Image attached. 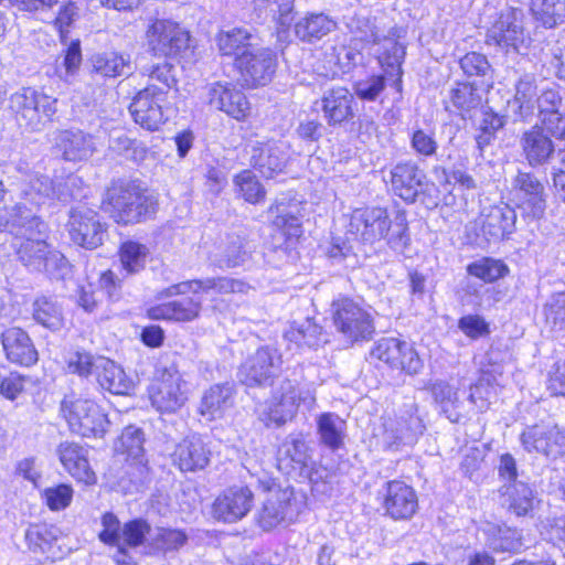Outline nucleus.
<instances>
[{"label": "nucleus", "instance_id": "64", "mask_svg": "<svg viewBox=\"0 0 565 565\" xmlns=\"http://www.w3.org/2000/svg\"><path fill=\"white\" fill-rule=\"evenodd\" d=\"M546 321L553 326L565 324V294L558 292L550 297L544 306Z\"/></svg>", "mask_w": 565, "mask_h": 565}, {"label": "nucleus", "instance_id": "2", "mask_svg": "<svg viewBox=\"0 0 565 565\" xmlns=\"http://www.w3.org/2000/svg\"><path fill=\"white\" fill-rule=\"evenodd\" d=\"M349 231L364 243H375L383 238L394 249H402L408 243V225L404 213L390 218L384 207L367 206L355 209L350 217Z\"/></svg>", "mask_w": 565, "mask_h": 565}, {"label": "nucleus", "instance_id": "21", "mask_svg": "<svg viewBox=\"0 0 565 565\" xmlns=\"http://www.w3.org/2000/svg\"><path fill=\"white\" fill-rule=\"evenodd\" d=\"M520 440L527 452H537L547 457L556 456L565 447V429L557 426L534 425L521 434Z\"/></svg>", "mask_w": 565, "mask_h": 565}, {"label": "nucleus", "instance_id": "10", "mask_svg": "<svg viewBox=\"0 0 565 565\" xmlns=\"http://www.w3.org/2000/svg\"><path fill=\"white\" fill-rule=\"evenodd\" d=\"M166 103L167 90L149 84L136 95L129 110L136 124L147 130L156 131L168 119Z\"/></svg>", "mask_w": 565, "mask_h": 565}, {"label": "nucleus", "instance_id": "36", "mask_svg": "<svg viewBox=\"0 0 565 565\" xmlns=\"http://www.w3.org/2000/svg\"><path fill=\"white\" fill-rule=\"evenodd\" d=\"M32 316L39 324L53 332L62 330L65 324L62 306L53 297L36 298L32 305Z\"/></svg>", "mask_w": 565, "mask_h": 565}, {"label": "nucleus", "instance_id": "35", "mask_svg": "<svg viewBox=\"0 0 565 565\" xmlns=\"http://www.w3.org/2000/svg\"><path fill=\"white\" fill-rule=\"evenodd\" d=\"M274 399L276 402L268 413L269 420L281 426L295 416L298 407L299 394L292 381L284 380Z\"/></svg>", "mask_w": 565, "mask_h": 565}, {"label": "nucleus", "instance_id": "34", "mask_svg": "<svg viewBox=\"0 0 565 565\" xmlns=\"http://www.w3.org/2000/svg\"><path fill=\"white\" fill-rule=\"evenodd\" d=\"M145 435L143 431L135 426H128L121 433L116 449L127 456L139 472V480L142 481L148 475L147 460L145 459Z\"/></svg>", "mask_w": 565, "mask_h": 565}, {"label": "nucleus", "instance_id": "41", "mask_svg": "<svg viewBox=\"0 0 565 565\" xmlns=\"http://www.w3.org/2000/svg\"><path fill=\"white\" fill-rule=\"evenodd\" d=\"M119 262L127 275H136L145 269L149 249L135 241L124 242L119 247Z\"/></svg>", "mask_w": 565, "mask_h": 565}, {"label": "nucleus", "instance_id": "25", "mask_svg": "<svg viewBox=\"0 0 565 565\" xmlns=\"http://www.w3.org/2000/svg\"><path fill=\"white\" fill-rule=\"evenodd\" d=\"M323 118L329 126L348 122L354 117L353 94L343 86L327 89L320 99Z\"/></svg>", "mask_w": 565, "mask_h": 565}, {"label": "nucleus", "instance_id": "31", "mask_svg": "<svg viewBox=\"0 0 565 565\" xmlns=\"http://www.w3.org/2000/svg\"><path fill=\"white\" fill-rule=\"evenodd\" d=\"M537 97L535 79L529 75L521 77L515 85L513 99L508 102V111L513 120H531L536 114Z\"/></svg>", "mask_w": 565, "mask_h": 565}, {"label": "nucleus", "instance_id": "18", "mask_svg": "<svg viewBox=\"0 0 565 565\" xmlns=\"http://www.w3.org/2000/svg\"><path fill=\"white\" fill-rule=\"evenodd\" d=\"M423 428L418 417L388 419L383 424L382 433L376 435L377 443L384 450L401 451L417 441Z\"/></svg>", "mask_w": 565, "mask_h": 565}, {"label": "nucleus", "instance_id": "11", "mask_svg": "<svg viewBox=\"0 0 565 565\" xmlns=\"http://www.w3.org/2000/svg\"><path fill=\"white\" fill-rule=\"evenodd\" d=\"M11 105L33 131L41 130L56 113V100L32 88H23L12 95Z\"/></svg>", "mask_w": 565, "mask_h": 565}, {"label": "nucleus", "instance_id": "53", "mask_svg": "<svg viewBox=\"0 0 565 565\" xmlns=\"http://www.w3.org/2000/svg\"><path fill=\"white\" fill-rule=\"evenodd\" d=\"M247 243L239 236H232L220 258L222 266L234 268L245 264L249 257Z\"/></svg>", "mask_w": 565, "mask_h": 565}, {"label": "nucleus", "instance_id": "1", "mask_svg": "<svg viewBox=\"0 0 565 565\" xmlns=\"http://www.w3.org/2000/svg\"><path fill=\"white\" fill-rule=\"evenodd\" d=\"M210 290L220 295H247L253 290V287L244 280L232 277H207L182 281L163 289L160 296L172 297L192 292L193 297H185L152 307L149 309V316L152 319L192 321L199 317L202 309V300L198 297V294L200 291L209 292Z\"/></svg>", "mask_w": 565, "mask_h": 565}, {"label": "nucleus", "instance_id": "13", "mask_svg": "<svg viewBox=\"0 0 565 565\" xmlns=\"http://www.w3.org/2000/svg\"><path fill=\"white\" fill-rule=\"evenodd\" d=\"M260 509L257 511L258 525L269 531L282 522H291L298 514L294 492L290 489H270Z\"/></svg>", "mask_w": 565, "mask_h": 565}, {"label": "nucleus", "instance_id": "22", "mask_svg": "<svg viewBox=\"0 0 565 565\" xmlns=\"http://www.w3.org/2000/svg\"><path fill=\"white\" fill-rule=\"evenodd\" d=\"M53 147L66 161H84L96 151L94 137L81 129L58 130L53 137Z\"/></svg>", "mask_w": 565, "mask_h": 565}, {"label": "nucleus", "instance_id": "60", "mask_svg": "<svg viewBox=\"0 0 565 565\" xmlns=\"http://www.w3.org/2000/svg\"><path fill=\"white\" fill-rule=\"evenodd\" d=\"M147 35H190V31L171 18H153L148 25Z\"/></svg>", "mask_w": 565, "mask_h": 565}, {"label": "nucleus", "instance_id": "62", "mask_svg": "<svg viewBox=\"0 0 565 565\" xmlns=\"http://www.w3.org/2000/svg\"><path fill=\"white\" fill-rule=\"evenodd\" d=\"M492 380L495 381V377L493 376L491 379L489 371H484L479 381L470 387L469 399L481 411L488 408Z\"/></svg>", "mask_w": 565, "mask_h": 565}, {"label": "nucleus", "instance_id": "29", "mask_svg": "<svg viewBox=\"0 0 565 565\" xmlns=\"http://www.w3.org/2000/svg\"><path fill=\"white\" fill-rule=\"evenodd\" d=\"M209 103L237 120L249 113V103L243 92L218 83L209 88Z\"/></svg>", "mask_w": 565, "mask_h": 565}, {"label": "nucleus", "instance_id": "44", "mask_svg": "<svg viewBox=\"0 0 565 565\" xmlns=\"http://www.w3.org/2000/svg\"><path fill=\"white\" fill-rule=\"evenodd\" d=\"M103 531L99 533V539L110 545L117 546V552L114 558L118 564H128L127 554L124 545L121 544L122 530H120V522L113 513H105L102 518Z\"/></svg>", "mask_w": 565, "mask_h": 565}, {"label": "nucleus", "instance_id": "59", "mask_svg": "<svg viewBox=\"0 0 565 565\" xmlns=\"http://www.w3.org/2000/svg\"><path fill=\"white\" fill-rule=\"evenodd\" d=\"M97 364V356H93L87 352L71 353L67 361V370L70 373L78 374L79 376L95 375V365Z\"/></svg>", "mask_w": 565, "mask_h": 565}, {"label": "nucleus", "instance_id": "49", "mask_svg": "<svg viewBox=\"0 0 565 565\" xmlns=\"http://www.w3.org/2000/svg\"><path fill=\"white\" fill-rule=\"evenodd\" d=\"M22 191L26 201L35 205L43 204L46 200H53L54 180L46 175H34Z\"/></svg>", "mask_w": 565, "mask_h": 565}, {"label": "nucleus", "instance_id": "47", "mask_svg": "<svg viewBox=\"0 0 565 565\" xmlns=\"http://www.w3.org/2000/svg\"><path fill=\"white\" fill-rule=\"evenodd\" d=\"M382 52L379 55V61L383 67H388L396 72L397 82L401 83L402 68L401 65L405 57V46L396 41V38H382L381 42Z\"/></svg>", "mask_w": 565, "mask_h": 565}, {"label": "nucleus", "instance_id": "55", "mask_svg": "<svg viewBox=\"0 0 565 565\" xmlns=\"http://www.w3.org/2000/svg\"><path fill=\"white\" fill-rule=\"evenodd\" d=\"M386 85L384 75H372L354 83V92L362 100L373 102L384 90Z\"/></svg>", "mask_w": 565, "mask_h": 565}, {"label": "nucleus", "instance_id": "48", "mask_svg": "<svg viewBox=\"0 0 565 565\" xmlns=\"http://www.w3.org/2000/svg\"><path fill=\"white\" fill-rule=\"evenodd\" d=\"M337 23L322 13L311 14L295 23V35H328L334 32Z\"/></svg>", "mask_w": 565, "mask_h": 565}, {"label": "nucleus", "instance_id": "37", "mask_svg": "<svg viewBox=\"0 0 565 565\" xmlns=\"http://www.w3.org/2000/svg\"><path fill=\"white\" fill-rule=\"evenodd\" d=\"M40 226H43V223L24 204H17L12 207L4 223V230L20 238L34 235L35 231L40 234Z\"/></svg>", "mask_w": 565, "mask_h": 565}, {"label": "nucleus", "instance_id": "33", "mask_svg": "<svg viewBox=\"0 0 565 565\" xmlns=\"http://www.w3.org/2000/svg\"><path fill=\"white\" fill-rule=\"evenodd\" d=\"M95 376L99 386L111 394L125 395L132 387V382L125 371L114 361L104 356H97Z\"/></svg>", "mask_w": 565, "mask_h": 565}, {"label": "nucleus", "instance_id": "50", "mask_svg": "<svg viewBox=\"0 0 565 565\" xmlns=\"http://www.w3.org/2000/svg\"><path fill=\"white\" fill-rule=\"evenodd\" d=\"M188 536L180 530L159 527L150 534V545L157 552L167 553L183 546Z\"/></svg>", "mask_w": 565, "mask_h": 565}, {"label": "nucleus", "instance_id": "46", "mask_svg": "<svg viewBox=\"0 0 565 565\" xmlns=\"http://www.w3.org/2000/svg\"><path fill=\"white\" fill-rule=\"evenodd\" d=\"M452 106L460 110L462 118L478 109L482 104V97L478 88L471 84H458L450 90Z\"/></svg>", "mask_w": 565, "mask_h": 565}, {"label": "nucleus", "instance_id": "4", "mask_svg": "<svg viewBox=\"0 0 565 565\" xmlns=\"http://www.w3.org/2000/svg\"><path fill=\"white\" fill-rule=\"evenodd\" d=\"M192 38H152L149 45L148 55L157 57L158 61H148L147 55L138 58L140 73L148 76L151 82H158L164 86L163 89L170 88L175 79L173 75V66L167 61L168 57H185L191 51Z\"/></svg>", "mask_w": 565, "mask_h": 565}, {"label": "nucleus", "instance_id": "39", "mask_svg": "<svg viewBox=\"0 0 565 565\" xmlns=\"http://www.w3.org/2000/svg\"><path fill=\"white\" fill-rule=\"evenodd\" d=\"M318 434L323 445L331 449H339L343 445L345 422L334 413L321 414L317 422Z\"/></svg>", "mask_w": 565, "mask_h": 565}, {"label": "nucleus", "instance_id": "32", "mask_svg": "<svg viewBox=\"0 0 565 565\" xmlns=\"http://www.w3.org/2000/svg\"><path fill=\"white\" fill-rule=\"evenodd\" d=\"M234 385L230 383L211 386L201 398L199 414L207 420L223 417L234 405Z\"/></svg>", "mask_w": 565, "mask_h": 565}, {"label": "nucleus", "instance_id": "54", "mask_svg": "<svg viewBox=\"0 0 565 565\" xmlns=\"http://www.w3.org/2000/svg\"><path fill=\"white\" fill-rule=\"evenodd\" d=\"M41 271H45L53 279H64L71 274V264L62 253L50 249L46 258L42 260Z\"/></svg>", "mask_w": 565, "mask_h": 565}, {"label": "nucleus", "instance_id": "3", "mask_svg": "<svg viewBox=\"0 0 565 565\" xmlns=\"http://www.w3.org/2000/svg\"><path fill=\"white\" fill-rule=\"evenodd\" d=\"M103 209L115 222L126 225L152 215L156 202L136 183L118 181L107 189Z\"/></svg>", "mask_w": 565, "mask_h": 565}, {"label": "nucleus", "instance_id": "30", "mask_svg": "<svg viewBox=\"0 0 565 565\" xmlns=\"http://www.w3.org/2000/svg\"><path fill=\"white\" fill-rule=\"evenodd\" d=\"M57 455L68 473L81 482L93 484L96 476L90 469L87 450L76 443L64 441L57 448Z\"/></svg>", "mask_w": 565, "mask_h": 565}, {"label": "nucleus", "instance_id": "57", "mask_svg": "<svg viewBox=\"0 0 565 565\" xmlns=\"http://www.w3.org/2000/svg\"><path fill=\"white\" fill-rule=\"evenodd\" d=\"M150 534V525L142 519L126 523L122 527L121 544L135 547L143 543L145 535Z\"/></svg>", "mask_w": 565, "mask_h": 565}, {"label": "nucleus", "instance_id": "42", "mask_svg": "<svg viewBox=\"0 0 565 565\" xmlns=\"http://www.w3.org/2000/svg\"><path fill=\"white\" fill-rule=\"evenodd\" d=\"M487 543L492 551L499 553H518L523 547L519 530L499 525L489 529Z\"/></svg>", "mask_w": 565, "mask_h": 565}, {"label": "nucleus", "instance_id": "43", "mask_svg": "<svg viewBox=\"0 0 565 565\" xmlns=\"http://www.w3.org/2000/svg\"><path fill=\"white\" fill-rule=\"evenodd\" d=\"M284 338L289 343H295L296 348H315L322 342H327L322 333V328L311 319H307L297 327H290L285 332Z\"/></svg>", "mask_w": 565, "mask_h": 565}, {"label": "nucleus", "instance_id": "63", "mask_svg": "<svg viewBox=\"0 0 565 565\" xmlns=\"http://www.w3.org/2000/svg\"><path fill=\"white\" fill-rule=\"evenodd\" d=\"M458 328L471 339L481 338L490 332L489 324L478 315L461 317L458 321Z\"/></svg>", "mask_w": 565, "mask_h": 565}, {"label": "nucleus", "instance_id": "14", "mask_svg": "<svg viewBox=\"0 0 565 565\" xmlns=\"http://www.w3.org/2000/svg\"><path fill=\"white\" fill-rule=\"evenodd\" d=\"M254 505V493L247 486L224 490L212 504V515L224 523H235L245 518Z\"/></svg>", "mask_w": 565, "mask_h": 565}, {"label": "nucleus", "instance_id": "51", "mask_svg": "<svg viewBox=\"0 0 565 565\" xmlns=\"http://www.w3.org/2000/svg\"><path fill=\"white\" fill-rule=\"evenodd\" d=\"M279 456L290 459L300 467L308 465L309 449L301 434H290L279 448Z\"/></svg>", "mask_w": 565, "mask_h": 565}, {"label": "nucleus", "instance_id": "61", "mask_svg": "<svg viewBox=\"0 0 565 565\" xmlns=\"http://www.w3.org/2000/svg\"><path fill=\"white\" fill-rule=\"evenodd\" d=\"M269 212L274 213L277 212V215L275 216L273 223L276 227L284 231V233L288 237H298L301 234V224L298 216L280 211L279 206L271 205L269 207Z\"/></svg>", "mask_w": 565, "mask_h": 565}, {"label": "nucleus", "instance_id": "27", "mask_svg": "<svg viewBox=\"0 0 565 565\" xmlns=\"http://www.w3.org/2000/svg\"><path fill=\"white\" fill-rule=\"evenodd\" d=\"M384 509L393 519H409L418 508L414 489L399 480L386 483Z\"/></svg>", "mask_w": 565, "mask_h": 565}, {"label": "nucleus", "instance_id": "5", "mask_svg": "<svg viewBox=\"0 0 565 565\" xmlns=\"http://www.w3.org/2000/svg\"><path fill=\"white\" fill-rule=\"evenodd\" d=\"M331 316L335 330L350 343L369 340L375 331L371 312L351 298L333 300Z\"/></svg>", "mask_w": 565, "mask_h": 565}, {"label": "nucleus", "instance_id": "23", "mask_svg": "<svg viewBox=\"0 0 565 565\" xmlns=\"http://www.w3.org/2000/svg\"><path fill=\"white\" fill-rule=\"evenodd\" d=\"M522 156L531 168L543 167L553 159L555 146L552 137L539 124L523 131L520 137Z\"/></svg>", "mask_w": 565, "mask_h": 565}, {"label": "nucleus", "instance_id": "40", "mask_svg": "<svg viewBox=\"0 0 565 565\" xmlns=\"http://www.w3.org/2000/svg\"><path fill=\"white\" fill-rule=\"evenodd\" d=\"M17 254L22 264L32 270L41 271V264L50 252L49 245L43 238H35L33 235L22 237Z\"/></svg>", "mask_w": 565, "mask_h": 565}, {"label": "nucleus", "instance_id": "56", "mask_svg": "<svg viewBox=\"0 0 565 565\" xmlns=\"http://www.w3.org/2000/svg\"><path fill=\"white\" fill-rule=\"evenodd\" d=\"M521 15L522 12L520 10H507L502 12L493 24L491 35H505V33L516 35L518 33H522Z\"/></svg>", "mask_w": 565, "mask_h": 565}, {"label": "nucleus", "instance_id": "38", "mask_svg": "<svg viewBox=\"0 0 565 565\" xmlns=\"http://www.w3.org/2000/svg\"><path fill=\"white\" fill-rule=\"evenodd\" d=\"M93 71L105 77H116L131 73L129 57L116 52H104L90 57Z\"/></svg>", "mask_w": 565, "mask_h": 565}, {"label": "nucleus", "instance_id": "24", "mask_svg": "<svg viewBox=\"0 0 565 565\" xmlns=\"http://www.w3.org/2000/svg\"><path fill=\"white\" fill-rule=\"evenodd\" d=\"M212 451L201 436L192 435L182 439L172 455L173 462L181 471L203 470L211 460Z\"/></svg>", "mask_w": 565, "mask_h": 565}, {"label": "nucleus", "instance_id": "52", "mask_svg": "<svg viewBox=\"0 0 565 565\" xmlns=\"http://www.w3.org/2000/svg\"><path fill=\"white\" fill-rule=\"evenodd\" d=\"M469 275L482 279L486 282H492L504 277L509 269L500 260L492 258H482L467 267Z\"/></svg>", "mask_w": 565, "mask_h": 565}, {"label": "nucleus", "instance_id": "8", "mask_svg": "<svg viewBox=\"0 0 565 565\" xmlns=\"http://www.w3.org/2000/svg\"><path fill=\"white\" fill-rule=\"evenodd\" d=\"M371 363L382 362L392 370H399L408 375H416L423 369V361L417 351L406 341L397 338H382L370 351Z\"/></svg>", "mask_w": 565, "mask_h": 565}, {"label": "nucleus", "instance_id": "58", "mask_svg": "<svg viewBox=\"0 0 565 565\" xmlns=\"http://www.w3.org/2000/svg\"><path fill=\"white\" fill-rule=\"evenodd\" d=\"M81 178L74 174H70L64 179L55 180L53 200L68 202L73 199L81 198Z\"/></svg>", "mask_w": 565, "mask_h": 565}, {"label": "nucleus", "instance_id": "17", "mask_svg": "<svg viewBox=\"0 0 565 565\" xmlns=\"http://www.w3.org/2000/svg\"><path fill=\"white\" fill-rule=\"evenodd\" d=\"M390 183L394 194L408 204L416 202L427 185L425 172L412 160L401 161L392 167Z\"/></svg>", "mask_w": 565, "mask_h": 565}, {"label": "nucleus", "instance_id": "12", "mask_svg": "<svg viewBox=\"0 0 565 565\" xmlns=\"http://www.w3.org/2000/svg\"><path fill=\"white\" fill-rule=\"evenodd\" d=\"M70 238L86 249H95L106 236L105 224L97 212L86 206L73 207L67 223Z\"/></svg>", "mask_w": 565, "mask_h": 565}, {"label": "nucleus", "instance_id": "7", "mask_svg": "<svg viewBox=\"0 0 565 565\" xmlns=\"http://www.w3.org/2000/svg\"><path fill=\"white\" fill-rule=\"evenodd\" d=\"M512 201L531 218H541L547 207V191L544 182L532 171L518 170L511 181Z\"/></svg>", "mask_w": 565, "mask_h": 565}, {"label": "nucleus", "instance_id": "20", "mask_svg": "<svg viewBox=\"0 0 565 565\" xmlns=\"http://www.w3.org/2000/svg\"><path fill=\"white\" fill-rule=\"evenodd\" d=\"M249 147L250 164L264 177L271 178L285 169L289 149L285 141H255Z\"/></svg>", "mask_w": 565, "mask_h": 565}, {"label": "nucleus", "instance_id": "15", "mask_svg": "<svg viewBox=\"0 0 565 565\" xmlns=\"http://www.w3.org/2000/svg\"><path fill=\"white\" fill-rule=\"evenodd\" d=\"M185 382L174 367L164 369L151 393L152 405L162 413H174L186 401Z\"/></svg>", "mask_w": 565, "mask_h": 565}, {"label": "nucleus", "instance_id": "26", "mask_svg": "<svg viewBox=\"0 0 565 565\" xmlns=\"http://www.w3.org/2000/svg\"><path fill=\"white\" fill-rule=\"evenodd\" d=\"M499 492L500 503L509 513L518 518H533L540 500L527 483L514 480V482L503 484Z\"/></svg>", "mask_w": 565, "mask_h": 565}, {"label": "nucleus", "instance_id": "16", "mask_svg": "<svg viewBox=\"0 0 565 565\" xmlns=\"http://www.w3.org/2000/svg\"><path fill=\"white\" fill-rule=\"evenodd\" d=\"M238 57L237 68L247 86L265 85L275 72L276 56L270 49L252 45Z\"/></svg>", "mask_w": 565, "mask_h": 565}, {"label": "nucleus", "instance_id": "45", "mask_svg": "<svg viewBox=\"0 0 565 565\" xmlns=\"http://www.w3.org/2000/svg\"><path fill=\"white\" fill-rule=\"evenodd\" d=\"M234 186L239 196L250 204L264 201L266 191L250 170H243L234 177Z\"/></svg>", "mask_w": 565, "mask_h": 565}, {"label": "nucleus", "instance_id": "19", "mask_svg": "<svg viewBox=\"0 0 565 565\" xmlns=\"http://www.w3.org/2000/svg\"><path fill=\"white\" fill-rule=\"evenodd\" d=\"M516 213L507 203L483 207L478 225L488 242H499L509 237L515 230Z\"/></svg>", "mask_w": 565, "mask_h": 565}, {"label": "nucleus", "instance_id": "28", "mask_svg": "<svg viewBox=\"0 0 565 565\" xmlns=\"http://www.w3.org/2000/svg\"><path fill=\"white\" fill-rule=\"evenodd\" d=\"M0 339L6 356L10 362L30 366L38 361V351L23 329L18 327L8 328L1 333Z\"/></svg>", "mask_w": 565, "mask_h": 565}, {"label": "nucleus", "instance_id": "6", "mask_svg": "<svg viewBox=\"0 0 565 565\" xmlns=\"http://www.w3.org/2000/svg\"><path fill=\"white\" fill-rule=\"evenodd\" d=\"M61 409L73 433L83 437H103L109 420L90 398H65Z\"/></svg>", "mask_w": 565, "mask_h": 565}, {"label": "nucleus", "instance_id": "9", "mask_svg": "<svg viewBox=\"0 0 565 565\" xmlns=\"http://www.w3.org/2000/svg\"><path fill=\"white\" fill-rule=\"evenodd\" d=\"M281 355L275 348L262 347L242 363L241 383L248 387L270 386L281 369Z\"/></svg>", "mask_w": 565, "mask_h": 565}]
</instances>
